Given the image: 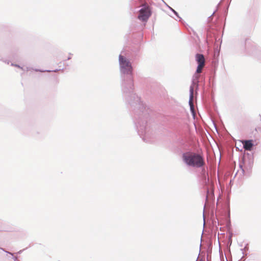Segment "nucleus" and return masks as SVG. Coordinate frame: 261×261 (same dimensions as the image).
Segmentation results:
<instances>
[{"label": "nucleus", "mask_w": 261, "mask_h": 261, "mask_svg": "<svg viewBox=\"0 0 261 261\" xmlns=\"http://www.w3.org/2000/svg\"><path fill=\"white\" fill-rule=\"evenodd\" d=\"M183 160L187 165L193 167L199 168L204 165L202 156L195 153L184 154Z\"/></svg>", "instance_id": "1"}, {"label": "nucleus", "mask_w": 261, "mask_h": 261, "mask_svg": "<svg viewBox=\"0 0 261 261\" xmlns=\"http://www.w3.org/2000/svg\"><path fill=\"white\" fill-rule=\"evenodd\" d=\"M195 60L198 64L196 73L199 74L202 72V69L204 67L205 62V58L203 55L197 54L195 56Z\"/></svg>", "instance_id": "4"}, {"label": "nucleus", "mask_w": 261, "mask_h": 261, "mask_svg": "<svg viewBox=\"0 0 261 261\" xmlns=\"http://www.w3.org/2000/svg\"><path fill=\"white\" fill-rule=\"evenodd\" d=\"M151 15V11L148 7L141 9L138 18L142 21H146Z\"/></svg>", "instance_id": "3"}, {"label": "nucleus", "mask_w": 261, "mask_h": 261, "mask_svg": "<svg viewBox=\"0 0 261 261\" xmlns=\"http://www.w3.org/2000/svg\"><path fill=\"white\" fill-rule=\"evenodd\" d=\"M198 77H199V75H195V79H194V80H197V79H198Z\"/></svg>", "instance_id": "7"}, {"label": "nucleus", "mask_w": 261, "mask_h": 261, "mask_svg": "<svg viewBox=\"0 0 261 261\" xmlns=\"http://www.w3.org/2000/svg\"><path fill=\"white\" fill-rule=\"evenodd\" d=\"M119 60L120 67L123 71L126 73L131 72L132 68L129 62L121 55L119 56Z\"/></svg>", "instance_id": "2"}, {"label": "nucleus", "mask_w": 261, "mask_h": 261, "mask_svg": "<svg viewBox=\"0 0 261 261\" xmlns=\"http://www.w3.org/2000/svg\"><path fill=\"white\" fill-rule=\"evenodd\" d=\"M190 99L189 101L191 109L192 111H194V106L192 103L193 98V92H194V87L193 86L190 87Z\"/></svg>", "instance_id": "6"}, {"label": "nucleus", "mask_w": 261, "mask_h": 261, "mask_svg": "<svg viewBox=\"0 0 261 261\" xmlns=\"http://www.w3.org/2000/svg\"><path fill=\"white\" fill-rule=\"evenodd\" d=\"M242 143L243 145L244 148L246 150H251L253 146L252 143V140H243Z\"/></svg>", "instance_id": "5"}]
</instances>
